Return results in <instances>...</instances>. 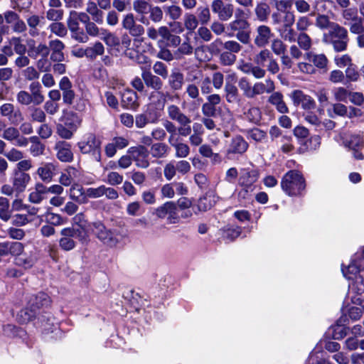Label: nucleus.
<instances>
[{
    "instance_id": "nucleus-12",
    "label": "nucleus",
    "mask_w": 364,
    "mask_h": 364,
    "mask_svg": "<svg viewBox=\"0 0 364 364\" xmlns=\"http://www.w3.org/2000/svg\"><path fill=\"white\" fill-rule=\"evenodd\" d=\"M223 46L226 51L233 54L238 53L242 48V46L236 41L230 40L223 42L221 39L217 38L210 44V48L212 51H219V47Z\"/></svg>"
},
{
    "instance_id": "nucleus-4",
    "label": "nucleus",
    "mask_w": 364,
    "mask_h": 364,
    "mask_svg": "<svg viewBox=\"0 0 364 364\" xmlns=\"http://www.w3.org/2000/svg\"><path fill=\"white\" fill-rule=\"evenodd\" d=\"M211 9L223 21L230 19L234 13V6L232 4H225L223 0H213L211 3Z\"/></svg>"
},
{
    "instance_id": "nucleus-20",
    "label": "nucleus",
    "mask_w": 364,
    "mask_h": 364,
    "mask_svg": "<svg viewBox=\"0 0 364 364\" xmlns=\"http://www.w3.org/2000/svg\"><path fill=\"white\" fill-rule=\"evenodd\" d=\"M151 5L144 0H134L133 1V9L139 14L141 15L139 21L143 24L148 25L149 20L145 16L149 14Z\"/></svg>"
},
{
    "instance_id": "nucleus-5",
    "label": "nucleus",
    "mask_w": 364,
    "mask_h": 364,
    "mask_svg": "<svg viewBox=\"0 0 364 364\" xmlns=\"http://www.w3.org/2000/svg\"><path fill=\"white\" fill-rule=\"evenodd\" d=\"M155 214L159 218L168 215V222L175 223L178 219L177 205L172 201L166 202L156 209Z\"/></svg>"
},
{
    "instance_id": "nucleus-48",
    "label": "nucleus",
    "mask_w": 364,
    "mask_h": 364,
    "mask_svg": "<svg viewBox=\"0 0 364 364\" xmlns=\"http://www.w3.org/2000/svg\"><path fill=\"white\" fill-rule=\"evenodd\" d=\"M238 86L245 97L253 98V85L246 77H242L239 80Z\"/></svg>"
},
{
    "instance_id": "nucleus-6",
    "label": "nucleus",
    "mask_w": 364,
    "mask_h": 364,
    "mask_svg": "<svg viewBox=\"0 0 364 364\" xmlns=\"http://www.w3.org/2000/svg\"><path fill=\"white\" fill-rule=\"evenodd\" d=\"M274 33L271 28L266 25L258 26L254 35V43L259 48H263L269 44Z\"/></svg>"
},
{
    "instance_id": "nucleus-61",
    "label": "nucleus",
    "mask_w": 364,
    "mask_h": 364,
    "mask_svg": "<svg viewBox=\"0 0 364 364\" xmlns=\"http://www.w3.org/2000/svg\"><path fill=\"white\" fill-rule=\"evenodd\" d=\"M9 202L4 197H0V218L4 221H7L11 218V213L9 210Z\"/></svg>"
},
{
    "instance_id": "nucleus-59",
    "label": "nucleus",
    "mask_w": 364,
    "mask_h": 364,
    "mask_svg": "<svg viewBox=\"0 0 364 364\" xmlns=\"http://www.w3.org/2000/svg\"><path fill=\"white\" fill-rule=\"evenodd\" d=\"M197 17L191 13H187L184 16V26L186 30L193 32L198 26Z\"/></svg>"
},
{
    "instance_id": "nucleus-31",
    "label": "nucleus",
    "mask_w": 364,
    "mask_h": 364,
    "mask_svg": "<svg viewBox=\"0 0 364 364\" xmlns=\"http://www.w3.org/2000/svg\"><path fill=\"white\" fill-rule=\"evenodd\" d=\"M98 240L102 242L105 245L114 247H116L119 243V239L117 235L110 229L107 228L100 236Z\"/></svg>"
},
{
    "instance_id": "nucleus-55",
    "label": "nucleus",
    "mask_w": 364,
    "mask_h": 364,
    "mask_svg": "<svg viewBox=\"0 0 364 364\" xmlns=\"http://www.w3.org/2000/svg\"><path fill=\"white\" fill-rule=\"evenodd\" d=\"M341 15L343 19V24L345 26L359 16L357 7L355 6L348 7L346 9L341 10Z\"/></svg>"
},
{
    "instance_id": "nucleus-8",
    "label": "nucleus",
    "mask_w": 364,
    "mask_h": 364,
    "mask_svg": "<svg viewBox=\"0 0 364 364\" xmlns=\"http://www.w3.org/2000/svg\"><path fill=\"white\" fill-rule=\"evenodd\" d=\"M56 157L62 162H71L73 160V153L70 144L65 141H58L54 146Z\"/></svg>"
},
{
    "instance_id": "nucleus-32",
    "label": "nucleus",
    "mask_w": 364,
    "mask_h": 364,
    "mask_svg": "<svg viewBox=\"0 0 364 364\" xmlns=\"http://www.w3.org/2000/svg\"><path fill=\"white\" fill-rule=\"evenodd\" d=\"M270 12V7L265 1H260L257 3L255 9V13L257 18L261 22H265L267 21Z\"/></svg>"
},
{
    "instance_id": "nucleus-43",
    "label": "nucleus",
    "mask_w": 364,
    "mask_h": 364,
    "mask_svg": "<svg viewBox=\"0 0 364 364\" xmlns=\"http://www.w3.org/2000/svg\"><path fill=\"white\" fill-rule=\"evenodd\" d=\"M149 100L156 107L164 108L166 103V95L160 90H155L150 93Z\"/></svg>"
},
{
    "instance_id": "nucleus-36",
    "label": "nucleus",
    "mask_w": 364,
    "mask_h": 364,
    "mask_svg": "<svg viewBox=\"0 0 364 364\" xmlns=\"http://www.w3.org/2000/svg\"><path fill=\"white\" fill-rule=\"evenodd\" d=\"M30 93L35 98V105H39L44 102L45 97L42 93V86L38 81H33L29 85Z\"/></svg>"
},
{
    "instance_id": "nucleus-13",
    "label": "nucleus",
    "mask_w": 364,
    "mask_h": 364,
    "mask_svg": "<svg viewBox=\"0 0 364 364\" xmlns=\"http://www.w3.org/2000/svg\"><path fill=\"white\" fill-rule=\"evenodd\" d=\"M168 85L173 91L181 90L185 85V77L183 73L178 69H173L168 78Z\"/></svg>"
},
{
    "instance_id": "nucleus-57",
    "label": "nucleus",
    "mask_w": 364,
    "mask_h": 364,
    "mask_svg": "<svg viewBox=\"0 0 364 364\" xmlns=\"http://www.w3.org/2000/svg\"><path fill=\"white\" fill-rule=\"evenodd\" d=\"M48 28L52 33L60 38H63L68 34L66 26L61 22H53L49 25Z\"/></svg>"
},
{
    "instance_id": "nucleus-52",
    "label": "nucleus",
    "mask_w": 364,
    "mask_h": 364,
    "mask_svg": "<svg viewBox=\"0 0 364 364\" xmlns=\"http://www.w3.org/2000/svg\"><path fill=\"white\" fill-rule=\"evenodd\" d=\"M184 95H186L188 98L193 100L194 103H196V102L200 103L202 100L200 97L199 87L195 83L187 84L184 91Z\"/></svg>"
},
{
    "instance_id": "nucleus-7",
    "label": "nucleus",
    "mask_w": 364,
    "mask_h": 364,
    "mask_svg": "<svg viewBox=\"0 0 364 364\" xmlns=\"http://www.w3.org/2000/svg\"><path fill=\"white\" fill-rule=\"evenodd\" d=\"M128 145L127 138L121 136H114L110 142L105 146V153L108 158H112L116 154L118 149H123Z\"/></svg>"
},
{
    "instance_id": "nucleus-27",
    "label": "nucleus",
    "mask_w": 364,
    "mask_h": 364,
    "mask_svg": "<svg viewBox=\"0 0 364 364\" xmlns=\"http://www.w3.org/2000/svg\"><path fill=\"white\" fill-rule=\"evenodd\" d=\"M259 171L256 169L244 168L240 172L239 184H255L259 178Z\"/></svg>"
},
{
    "instance_id": "nucleus-2",
    "label": "nucleus",
    "mask_w": 364,
    "mask_h": 364,
    "mask_svg": "<svg viewBox=\"0 0 364 364\" xmlns=\"http://www.w3.org/2000/svg\"><path fill=\"white\" fill-rule=\"evenodd\" d=\"M60 235L59 247L65 251H70L75 248L77 242L74 237L78 239L82 244L87 243L89 240L88 234H82V231L73 227L63 228L60 232Z\"/></svg>"
},
{
    "instance_id": "nucleus-63",
    "label": "nucleus",
    "mask_w": 364,
    "mask_h": 364,
    "mask_svg": "<svg viewBox=\"0 0 364 364\" xmlns=\"http://www.w3.org/2000/svg\"><path fill=\"white\" fill-rule=\"evenodd\" d=\"M245 115L247 120L255 124L259 122L262 118L261 111L256 107H250L246 112H245Z\"/></svg>"
},
{
    "instance_id": "nucleus-37",
    "label": "nucleus",
    "mask_w": 364,
    "mask_h": 364,
    "mask_svg": "<svg viewBox=\"0 0 364 364\" xmlns=\"http://www.w3.org/2000/svg\"><path fill=\"white\" fill-rule=\"evenodd\" d=\"M343 145L351 150L361 149L363 147L364 141L363 138L358 134H353L346 137L343 141Z\"/></svg>"
},
{
    "instance_id": "nucleus-14",
    "label": "nucleus",
    "mask_w": 364,
    "mask_h": 364,
    "mask_svg": "<svg viewBox=\"0 0 364 364\" xmlns=\"http://www.w3.org/2000/svg\"><path fill=\"white\" fill-rule=\"evenodd\" d=\"M31 176L28 173L13 171L11 183L15 186L16 195L23 193L31 181Z\"/></svg>"
},
{
    "instance_id": "nucleus-39",
    "label": "nucleus",
    "mask_w": 364,
    "mask_h": 364,
    "mask_svg": "<svg viewBox=\"0 0 364 364\" xmlns=\"http://www.w3.org/2000/svg\"><path fill=\"white\" fill-rule=\"evenodd\" d=\"M49 47L44 43H39L36 46L30 47L28 51L29 55L35 59L38 56L47 58L49 55Z\"/></svg>"
},
{
    "instance_id": "nucleus-22",
    "label": "nucleus",
    "mask_w": 364,
    "mask_h": 364,
    "mask_svg": "<svg viewBox=\"0 0 364 364\" xmlns=\"http://www.w3.org/2000/svg\"><path fill=\"white\" fill-rule=\"evenodd\" d=\"M137 95L132 90H125L122 95V105L126 109H135L138 107Z\"/></svg>"
},
{
    "instance_id": "nucleus-30",
    "label": "nucleus",
    "mask_w": 364,
    "mask_h": 364,
    "mask_svg": "<svg viewBox=\"0 0 364 364\" xmlns=\"http://www.w3.org/2000/svg\"><path fill=\"white\" fill-rule=\"evenodd\" d=\"M168 146L162 142L153 144L150 148V154L155 159L166 158L168 154Z\"/></svg>"
},
{
    "instance_id": "nucleus-49",
    "label": "nucleus",
    "mask_w": 364,
    "mask_h": 364,
    "mask_svg": "<svg viewBox=\"0 0 364 364\" xmlns=\"http://www.w3.org/2000/svg\"><path fill=\"white\" fill-rule=\"evenodd\" d=\"M16 102L23 106H28L33 103L35 105V98L33 95L26 90H20L16 96Z\"/></svg>"
},
{
    "instance_id": "nucleus-19",
    "label": "nucleus",
    "mask_w": 364,
    "mask_h": 364,
    "mask_svg": "<svg viewBox=\"0 0 364 364\" xmlns=\"http://www.w3.org/2000/svg\"><path fill=\"white\" fill-rule=\"evenodd\" d=\"M80 176V172L73 166H68L60 174L59 183L64 186H69L73 184L75 179Z\"/></svg>"
},
{
    "instance_id": "nucleus-17",
    "label": "nucleus",
    "mask_w": 364,
    "mask_h": 364,
    "mask_svg": "<svg viewBox=\"0 0 364 364\" xmlns=\"http://www.w3.org/2000/svg\"><path fill=\"white\" fill-rule=\"evenodd\" d=\"M248 149V144L244 138L240 135L235 136L231 139L228 153L239 154L245 153Z\"/></svg>"
},
{
    "instance_id": "nucleus-62",
    "label": "nucleus",
    "mask_w": 364,
    "mask_h": 364,
    "mask_svg": "<svg viewBox=\"0 0 364 364\" xmlns=\"http://www.w3.org/2000/svg\"><path fill=\"white\" fill-rule=\"evenodd\" d=\"M191 123V119L189 117L185 120H183L178 123L180 124L178 129V133L179 136L186 137L191 135L192 131Z\"/></svg>"
},
{
    "instance_id": "nucleus-46",
    "label": "nucleus",
    "mask_w": 364,
    "mask_h": 364,
    "mask_svg": "<svg viewBox=\"0 0 364 364\" xmlns=\"http://www.w3.org/2000/svg\"><path fill=\"white\" fill-rule=\"evenodd\" d=\"M215 204V201L210 195L206 194L205 196L200 198L196 205L198 210L200 212H205L210 210Z\"/></svg>"
},
{
    "instance_id": "nucleus-9",
    "label": "nucleus",
    "mask_w": 364,
    "mask_h": 364,
    "mask_svg": "<svg viewBox=\"0 0 364 364\" xmlns=\"http://www.w3.org/2000/svg\"><path fill=\"white\" fill-rule=\"evenodd\" d=\"M1 116L7 117L12 124L18 123L23 120V115L19 109L16 108L12 103H4L0 107Z\"/></svg>"
},
{
    "instance_id": "nucleus-60",
    "label": "nucleus",
    "mask_w": 364,
    "mask_h": 364,
    "mask_svg": "<svg viewBox=\"0 0 364 364\" xmlns=\"http://www.w3.org/2000/svg\"><path fill=\"white\" fill-rule=\"evenodd\" d=\"M100 38L108 46L114 47L119 44V38L106 29L102 31V34Z\"/></svg>"
},
{
    "instance_id": "nucleus-34",
    "label": "nucleus",
    "mask_w": 364,
    "mask_h": 364,
    "mask_svg": "<svg viewBox=\"0 0 364 364\" xmlns=\"http://www.w3.org/2000/svg\"><path fill=\"white\" fill-rule=\"evenodd\" d=\"M28 117L31 122L43 123L46 121V114L40 107L32 106L28 108Z\"/></svg>"
},
{
    "instance_id": "nucleus-1",
    "label": "nucleus",
    "mask_w": 364,
    "mask_h": 364,
    "mask_svg": "<svg viewBox=\"0 0 364 364\" xmlns=\"http://www.w3.org/2000/svg\"><path fill=\"white\" fill-rule=\"evenodd\" d=\"M281 187L289 196H301L306 188L305 179L299 171L291 170L282 177Z\"/></svg>"
},
{
    "instance_id": "nucleus-53",
    "label": "nucleus",
    "mask_w": 364,
    "mask_h": 364,
    "mask_svg": "<svg viewBox=\"0 0 364 364\" xmlns=\"http://www.w3.org/2000/svg\"><path fill=\"white\" fill-rule=\"evenodd\" d=\"M296 41H297V44L301 49L309 52V50L312 46V40L307 33L304 32H300L297 35Z\"/></svg>"
},
{
    "instance_id": "nucleus-11",
    "label": "nucleus",
    "mask_w": 364,
    "mask_h": 364,
    "mask_svg": "<svg viewBox=\"0 0 364 364\" xmlns=\"http://www.w3.org/2000/svg\"><path fill=\"white\" fill-rule=\"evenodd\" d=\"M291 98L294 105H300L304 109H312L316 107L314 99L311 96L305 95L301 90H294L291 93Z\"/></svg>"
},
{
    "instance_id": "nucleus-23",
    "label": "nucleus",
    "mask_w": 364,
    "mask_h": 364,
    "mask_svg": "<svg viewBox=\"0 0 364 364\" xmlns=\"http://www.w3.org/2000/svg\"><path fill=\"white\" fill-rule=\"evenodd\" d=\"M274 89V82L269 78L264 82H257L253 85V98L264 93H272Z\"/></svg>"
},
{
    "instance_id": "nucleus-64",
    "label": "nucleus",
    "mask_w": 364,
    "mask_h": 364,
    "mask_svg": "<svg viewBox=\"0 0 364 364\" xmlns=\"http://www.w3.org/2000/svg\"><path fill=\"white\" fill-rule=\"evenodd\" d=\"M272 57L270 51L267 49L262 50L258 54L255 56V63L260 66H264Z\"/></svg>"
},
{
    "instance_id": "nucleus-3",
    "label": "nucleus",
    "mask_w": 364,
    "mask_h": 364,
    "mask_svg": "<svg viewBox=\"0 0 364 364\" xmlns=\"http://www.w3.org/2000/svg\"><path fill=\"white\" fill-rule=\"evenodd\" d=\"M127 154L131 155L132 161L138 168L146 169L150 166L149 151L145 146H132L128 149Z\"/></svg>"
},
{
    "instance_id": "nucleus-25",
    "label": "nucleus",
    "mask_w": 364,
    "mask_h": 364,
    "mask_svg": "<svg viewBox=\"0 0 364 364\" xmlns=\"http://www.w3.org/2000/svg\"><path fill=\"white\" fill-rule=\"evenodd\" d=\"M269 102L274 105L277 110L282 114L288 113L289 108L284 101L283 95L281 92H275L272 93L269 96Z\"/></svg>"
},
{
    "instance_id": "nucleus-29",
    "label": "nucleus",
    "mask_w": 364,
    "mask_h": 364,
    "mask_svg": "<svg viewBox=\"0 0 364 364\" xmlns=\"http://www.w3.org/2000/svg\"><path fill=\"white\" fill-rule=\"evenodd\" d=\"M86 11L91 16L93 21L102 24L103 23V12L98 9L97 3L92 1H88L86 4Z\"/></svg>"
},
{
    "instance_id": "nucleus-56",
    "label": "nucleus",
    "mask_w": 364,
    "mask_h": 364,
    "mask_svg": "<svg viewBox=\"0 0 364 364\" xmlns=\"http://www.w3.org/2000/svg\"><path fill=\"white\" fill-rule=\"evenodd\" d=\"M330 34L337 39H348V34L346 28L335 23L330 28Z\"/></svg>"
},
{
    "instance_id": "nucleus-26",
    "label": "nucleus",
    "mask_w": 364,
    "mask_h": 364,
    "mask_svg": "<svg viewBox=\"0 0 364 364\" xmlns=\"http://www.w3.org/2000/svg\"><path fill=\"white\" fill-rule=\"evenodd\" d=\"M250 23L244 18H235L228 24V36L233 37L235 33L243 31V29H249Z\"/></svg>"
},
{
    "instance_id": "nucleus-51",
    "label": "nucleus",
    "mask_w": 364,
    "mask_h": 364,
    "mask_svg": "<svg viewBox=\"0 0 364 364\" xmlns=\"http://www.w3.org/2000/svg\"><path fill=\"white\" fill-rule=\"evenodd\" d=\"M281 38L289 43L296 41L297 33L292 26H282L279 30Z\"/></svg>"
},
{
    "instance_id": "nucleus-15",
    "label": "nucleus",
    "mask_w": 364,
    "mask_h": 364,
    "mask_svg": "<svg viewBox=\"0 0 364 364\" xmlns=\"http://www.w3.org/2000/svg\"><path fill=\"white\" fill-rule=\"evenodd\" d=\"M57 167L53 163H43L36 170V173L43 182H50L56 174Z\"/></svg>"
},
{
    "instance_id": "nucleus-47",
    "label": "nucleus",
    "mask_w": 364,
    "mask_h": 364,
    "mask_svg": "<svg viewBox=\"0 0 364 364\" xmlns=\"http://www.w3.org/2000/svg\"><path fill=\"white\" fill-rule=\"evenodd\" d=\"M35 262L36 259L33 256L23 252L18 255L14 261L16 265L23 267L25 269L31 268L34 264Z\"/></svg>"
},
{
    "instance_id": "nucleus-44",
    "label": "nucleus",
    "mask_w": 364,
    "mask_h": 364,
    "mask_svg": "<svg viewBox=\"0 0 364 364\" xmlns=\"http://www.w3.org/2000/svg\"><path fill=\"white\" fill-rule=\"evenodd\" d=\"M105 47L101 42H95L92 46L87 47V58L95 60L97 56L102 55Z\"/></svg>"
},
{
    "instance_id": "nucleus-10",
    "label": "nucleus",
    "mask_w": 364,
    "mask_h": 364,
    "mask_svg": "<svg viewBox=\"0 0 364 364\" xmlns=\"http://www.w3.org/2000/svg\"><path fill=\"white\" fill-rule=\"evenodd\" d=\"M59 88L62 91L63 101L64 104L71 105L75 97L73 85L68 77H63L59 82Z\"/></svg>"
},
{
    "instance_id": "nucleus-41",
    "label": "nucleus",
    "mask_w": 364,
    "mask_h": 364,
    "mask_svg": "<svg viewBox=\"0 0 364 364\" xmlns=\"http://www.w3.org/2000/svg\"><path fill=\"white\" fill-rule=\"evenodd\" d=\"M346 26H349V31L351 33L358 36L364 34V17L363 16H358L353 21L347 23Z\"/></svg>"
},
{
    "instance_id": "nucleus-35",
    "label": "nucleus",
    "mask_w": 364,
    "mask_h": 364,
    "mask_svg": "<svg viewBox=\"0 0 364 364\" xmlns=\"http://www.w3.org/2000/svg\"><path fill=\"white\" fill-rule=\"evenodd\" d=\"M169 144L175 149L176 158H186L190 154L189 146L183 142H180L178 139L169 142Z\"/></svg>"
},
{
    "instance_id": "nucleus-33",
    "label": "nucleus",
    "mask_w": 364,
    "mask_h": 364,
    "mask_svg": "<svg viewBox=\"0 0 364 364\" xmlns=\"http://www.w3.org/2000/svg\"><path fill=\"white\" fill-rule=\"evenodd\" d=\"M166 111L168 119L172 121H176L178 123L188 117V116L185 114L181 110L180 107L176 105H169L167 107Z\"/></svg>"
},
{
    "instance_id": "nucleus-38",
    "label": "nucleus",
    "mask_w": 364,
    "mask_h": 364,
    "mask_svg": "<svg viewBox=\"0 0 364 364\" xmlns=\"http://www.w3.org/2000/svg\"><path fill=\"white\" fill-rule=\"evenodd\" d=\"M193 52V47L190 42V39L188 38L183 42L180 43L177 50L174 52V55L176 59H181L183 58L185 55H191Z\"/></svg>"
},
{
    "instance_id": "nucleus-28",
    "label": "nucleus",
    "mask_w": 364,
    "mask_h": 364,
    "mask_svg": "<svg viewBox=\"0 0 364 364\" xmlns=\"http://www.w3.org/2000/svg\"><path fill=\"white\" fill-rule=\"evenodd\" d=\"M46 194V186L41 183H38L36 184L34 189L30 193L28 200L32 203L38 204L45 198Z\"/></svg>"
},
{
    "instance_id": "nucleus-54",
    "label": "nucleus",
    "mask_w": 364,
    "mask_h": 364,
    "mask_svg": "<svg viewBox=\"0 0 364 364\" xmlns=\"http://www.w3.org/2000/svg\"><path fill=\"white\" fill-rule=\"evenodd\" d=\"M163 127L169 134L168 139V143L178 139V136L177 134L178 127L176 126L172 120H164L163 122Z\"/></svg>"
},
{
    "instance_id": "nucleus-50",
    "label": "nucleus",
    "mask_w": 364,
    "mask_h": 364,
    "mask_svg": "<svg viewBox=\"0 0 364 364\" xmlns=\"http://www.w3.org/2000/svg\"><path fill=\"white\" fill-rule=\"evenodd\" d=\"M73 222L74 224L77 225L80 228V230L82 231V234H87L88 228L90 223L86 219L85 215L83 213H77L73 218Z\"/></svg>"
},
{
    "instance_id": "nucleus-18",
    "label": "nucleus",
    "mask_w": 364,
    "mask_h": 364,
    "mask_svg": "<svg viewBox=\"0 0 364 364\" xmlns=\"http://www.w3.org/2000/svg\"><path fill=\"white\" fill-rule=\"evenodd\" d=\"M77 146L82 154H89L97 146H100V141L94 134H90L84 141L77 143Z\"/></svg>"
},
{
    "instance_id": "nucleus-24",
    "label": "nucleus",
    "mask_w": 364,
    "mask_h": 364,
    "mask_svg": "<svg viewBox=\"0 0 364 364\" xmlns=\"http://www.w3.org/2000/svg\"><path fill=\"white\" fill-rule=\"evenodd\" d=\"M28 304L31 308L36 311L41 307L48 306L50 304V298L46 294L40 292L36 295H32L30 297Z\"/></svg>"
},
{
    "instance_id": "nucleus-58",
    "label": "nucleus",
    "mask_w": 364,
    "mask_h": 364,
    "mask_svg": "<svg viewBox=\"0 0 364 364\" xmlns=\"http://www.w3.org/2000/svg\"><path fill=\"white\" fill-rule=\"evenodd\" d=\"M36 311L33 308L21 309L18 314V321L23 323L31 321L36 316Z\"/></svg>"
},
{
    "instance_id": "nucleus-16",
    "label": "nucleus",
    "mask_w": 364,
    "mask_h": 364,
    "mask_svg": "<svg viewBox=\"0 0 364 364\" xmlns=\"http://www.w3.org/2000/svg\"><path fill=\"white\" fill-rule=\"evenodd\" d=\"M141 78L145 85L154 90H161L163 87V81L156 75H154L149 70L142 69Z\"/></svg>"
},
{
    "instance_id": "nucleus-40",
    "label": "nucleus",
    "mask_w": 364,
    "mask_h": 364,
    "mask_svg": "<svg viewBox=\"0 0 364 364\" xmlns=\"http://www.w3.org/2000/svg\"><path fill=\"white\" fill-rule=\"evenodd\" d=\"M224 91L226 101L228 103H235L238 101V90L233 83H225Z\"/></svg>"
},
{
    "instance_id": "nucleus-21",
    "label": "nucleus",
    "mask_w": 364,
    "mask_h": 364,
    "mask_svg": "<svg viewBox=\"0 0 364 364\" xmlns=\"http://www.w3.org/2000/svg\"><path fill=\"white\" fill-rule=\"evenodd\" d=\"M304 58L309 63H312L314 67L319 69L326 68L328 64V59L323 53H315L314 52H306L304 54Z\"/></svg>"
},
{
    "instance_id": "nucleus-45",
    "label": "nucleus",
    "mask_w": 364,
    "mask_h": 364,
    "mask_svg": "<svg viewBox=\"0 0 364 364\" xmlns=\"http://www.w3.org/2000/svg\"><path fill=\"white\" fill-rule=\"evenodd\" d=\"M159 120V117L155 114L152 117H148L146 114H139L135 117V124L138 128H144L149 123H156Z\"/></svg>"
},
{
    "instance_id": "nucleus-42",
    "label": "nucleus",
    "mask_w": 364,
    "mask_h": 364,
    "mask_svg": "<svg viewBox=\"0 0 364 364\" xmlns=\"http://www.w3.org/2000/svg\"><path fill=\"white\" fill-rule=\"evenodd\" d=\"M247 138L252 139L255 142L263 143L267 139V133L259 129L253 128L246 131Z\"/></svg>"
}]
</instances>
